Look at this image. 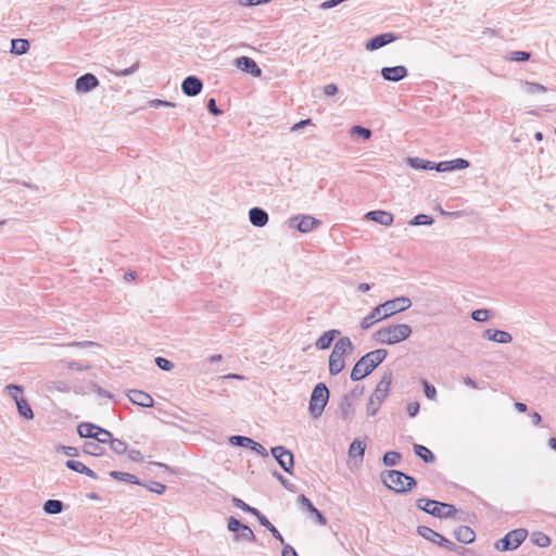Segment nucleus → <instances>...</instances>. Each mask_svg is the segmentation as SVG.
<instances>
[{"label": "nucleus", "mask_w": 556, "mask_h": 556, "mask_svg": "<svg viewBox=\"0 0 556 556\" xmlns=\"http://www.w3.org/2000/svg\"><path fill=\"white\" fill-rule=\"evenodd\" d=\"M388 351L386 349H378L366 353L354 365L350 376L351 379L358 381L365 378L386 359Z\"/></svg>", "instance_id": "f257e3e1"}, {"label": "nucleus", "mask_w": 556, "mask_h": 556, "mask_svg": "<svg viewBox=\"0 0 556 556\" xmlns=\"http://www.w3.org/2000/svg\"><path fill=\"white\" fill-rule=\"evenodd\" d=\"M340 334L339 330L332 329L326 331L323 336H320L316 341V348L318 350L329 349L334 338Z\"/></svg>", "instance_id": "bb28decb"}, {"label": "nucleus", "mask_w": 556, "mask_h": 556, "mask_svg": "<svg viewBox=\"0 0 556 556\" xmlns=\"http://www.w3.org/2000/svg\"><path fill=\"white\" fill-rule=\"evenodd\" d=\"M350 132L352 136H359L365 140H367L371 137V130L369 128H366V127H363L359 125L353 126L350 129Z\"/></svg>", "instance_id": "c03bdc74"}, {"label": "nucleus", "mask_w": 556, "mask_h": 556, "mask_svg": "<svg viewBox=\"0 0 556 556\" xmlns=\"http://www.w3.org/2000/svg\"><path fill=\"white\" fill-rule=\"evenodd\" d=\"M207 110L211 114L215 115V116H218L220 115L223 112L222 110H219L217 108V104H216V100L214 98H211L208 101H207Z\"/></svg>", "instance_id": "680f3d73"}, {"label": "nucleus", "mask_w": 556, "mask_h": 556, "mask_svg": "<svg viewBox=\"0 0 556 556\" xmlns=\"http://www.w3.org/2000/svg\"><path fill=\"white\" fill-rule=\"evenodd\" d=\"M454 536L458 542L469 544L475 541L476 533L468 526H459L458 528L455 529Z\"/></svg>", "instance_id": "393cba45"}, {"label": "nucleus", "mask_w": 556, "mask_h": 556, "mask_svg": "<svg viewBox=\"0 0 556 556\" xmlns=\"http://www.w3.org/2000/svg\"><path fill=\"white\" fill-rule=\"evenodd\" d=\"M109 444L111 450L117 455L126 453L128 448V444L119 439H112Z\"/></svg>", "instance_id": "79ce46f5"}, {"label": "nucleus", "mask_w": 556, "mask_h": 556, "mask_svg": "<svg viewBox=\"0 0 556 556\" xmlns=\"http://www.w3.org/2000/svg\"><path fill=\"white\" fill-rule=\"evenodd\" d=\"M339 410L343 420H351L355 414L354 402L351 396H343L339 403Z\"/></svg>", "instance_id": "b1692460"}, {"label": "nucleus", "mask_w": 556, "mask_h": 556, "mask_svg": "<svg viewBox=\"0 0 556 556\" xmlns=\"http://www.w3.org/2000/svg\"><path fill=\"white\" fill-rule=\"evenodd\" d=\"M407 163L416 169H433V163L427 160H422L419 157H408Z\"/></svg>", "instance_id": "e433bc0d"}, {"label": "nucleus", "mask_w": 556, "mask_h": 556, "mask_svg": "<svg viewBox=\"0 0 556 556\" xmlns=\"http://www.w3.org/2000/svg\"><path fill=\"white\" fill-rule=\"evenodd\" d=\"M270 453L274 456V458L277 460L279 466L287 473H290V475L293 473L294 458H293V454L290 450L286 448L285 446L278 445V446L271 447Z\"/></svg>", "instance_id": "1a4fd4ad"}, {"label": "nucleus", "mask_w": 556, "mask_h": 556, "mask_svg": "<svg viewBox=\"0 0 556 556\" xmlns=\"http://www.w3.org/2000/svg\"><path fill=\"white\" fill-rule=\"evenodd\" d=\"M381 404H382L381 401H379L370 395L368 404H367V409H366L367 415L375 416L378 413Z\"/></svg>", "instance_id": "49530a36"}, {"label": "nucleus", "mask_w": 556, "mask_h": 556, "mask_svg": "<svg viewBox=\"0 0 556 556\" xmlns=\"http://www.w3.org/2000/svg\"><path fill=\"white\" fill-rule=\"evenodd\" d=\"M235 64L238 68L254 77H260L262 75V70L252 58L240 56L236 59Z\"/></svg>", "instance_id": "4468645a"}, {"label": "nucleus", "mask_w": 556, "mask_h": 556, "mask_svg": "<svg viewBox=\"0 0 556 556\" xmlns=\"http://www.w3.org/2000/svg\"><path fill=\"white\" fill-rule=\"evenodd\" d=\"M97 429H98V426H96L91 422H81L77 427V432L80 438H88V439L96 440Z\"/></svg>", "instance_id": "c85d7f7f"}, {"label": "nucleus", "mask_w": 556, "mask_h": 556, "mask_svg": "<svg viewBox=\"0 0 556 556\" xmlns=\"http://www.w3.org/2000/svg\"><path fill=\"white\" fill-rule=\"evenodd\" d=\"M250 223L255 227H264L268 223V214L261 207H252L249 211Z\"/></svg>", "instance_id": "4be33fe9"}, {"label": "nucleus", "mask_w": 556, "mask_h": 556, "mask_svg": "<svg viewBox=\"0 0 556 556\" xmlns=\"http://www.w3.org/2000/svg\"><path fill=\"white\" fill-rule=\"evenodd\" d=\"M452 170L454 169H464L469 167V162L465 159H455L451 161Z\"/></svg>", "instance_id": "13d9d810"}, {"label": "nucleus", "mask_w": 556, "mask_h": 556, "mask_svg": "<svg viewBox=\"0 0 556 556\" xmlns=\"http://www.w3.org/2000/svg\"><path fill=\"white\" fill-rule=\"evenodd\" d=\"M99 86V79L91 73H86L78 77L75 83L77 92H89Z\"/></svg>", "instance_id": "f8f14e48"}, {"label": "nucleus", "mask_w": 556, "mask_h": 556, "mask_svg": "<svg viewBox=\"0 0 556 556\" xmlns=\"http://www.w3.org/2000/svg\"><path fill=\"white\" fill-rule=\"evenodd\" d=\"M298 503L303 507L305 508L309 514H312L316 521L320 525V526H326L327 525V518L323 515L321 511H319L314 505L313 503L311 502V500L308 497H306L304 494H301L299 497H298Z\"/></svg>", "instance_id": "a211bd4d"}, {"label": "nucleus", "mask_w": 556, "mask_h": 556, "mask_svg": "<svg viewBox=\"0 0 556 556\" xmlns=\"http://www.w3.org/2000/svg\"><path fill=\"white\" fill-rule=\"evenodd\" d=\"M527 536L528 532L526 529H515L509 531L503 539L497 540L494 547L500 552L514 551L521 545Z\"/></svg>", "instance_id": "0eeeda50"}, {"label": "nucleus", "mask_w": 556, "mask_h": 556, "mask_svg": "<svg viewBox=\"0 0 556 556\" xmlns=\"http://www.w3.org/2000/svg\"><path fill=\"white\" fill-rule=\"evenodd\" d=\"M5 390L8 391L10 396L14 400L15 403H17V401H20V399H24L23 396L20 395L21 393H23L22 386L11 383L5 387Z\"/></svg>", "instance_id": "a18cd8bd"}, {"label": "nucleus", "mask_w": 556, "mask_h": 556, "mask_svg": "<svg viewBox=\"0 0 556 556\" xmlns=\"http://www.w3.org/2000/svg\"><path fill=\"white\" fill-rule=\"evenodd\" d=\"M408 74V71L403 65L392 66V67H382L381 68V76L383 79L388 81H400L404 79Z\"/></svg>", "instance_id": "2eb2a0df"}, {"label": "nucleus", "mask_w": 556, "mask_h": 556, "mask_svg": "<svg viewBox=\"0 0 556 556\" xmlns=\"http://www.w3.org/2000/svg\"><path fill=\"white\" fill-rule=\"evenodd\" d=\"M366 218L383 226H390L393 223V215L387 211L380 210L368 212Z\"/></svg>", "instance_id": "5701e85b"}, {"label": "nucleus", "mask_w": 556, "mask_h": 556, "mask_svg": "<svg viewBox=\"0 0 556 556\" xmlns=\"http://www.w3.org/2000/svg\"><path fill=\"white\" fill-rule=\"evenodd\" d=\"M66 366L71 370H78V371L88 370L90 368V365H83V364H80L79 362H76V361L67 362Z\"/></svg>", "instance_id": "bf43d9fd"}, {"label": "nucleus", "mask_w": 556, "mask_h": 556, "mask_svg": "<svg viewBox=\"0 0 556 556\" xmlns=\"http://www.w3.org/2000/svg\"><path fill=\"white\" fill-rule=\"evenodd\" d=\"M64 504L60 500H48L43 504V510L48 515H56L63 511Z\"/></svg>", "instance_id": "2f4dec72"}, {"label": "nucleus", "mask_w": 556, "mask_h": 556, "mask_svg": "<svg viewBox=\"0 0 556 556\" xmlns=\"http://www.w3.org/2000/svg\"><path fill=\"white\" fill-rule=\"evenodd\" d=\"M243 527V525L235 517H230L228 519L227 528L229 531L233 532L235 534Z\"/></svg>", "instance_id": "6e6d98bb"}, {"label": "nucleus", "mask_w": 556, "mask_h": 556, "mask_svg": "<svg viewBox=\"0 0 556 556\" xmlns=\"http://www.w3.org/2000/svg\"><path fill=\"white\" fill-rule=\"evenodd\" d=\"M380 306L383 309V315L389 318L408 309L412 306V300L408 296H399L381 303Z\"/></svg>", "instance_id": "6e6552de"}, {"label": "nucleus", "mask_w": 556, "mask_h": 556, "mask_svg": "<svg viewBox=\"0 0 556 556\" xmlns=\"http://www.w3.org/2000/svg\"><path fill=\"white\" fill-rule=\"evenodd\" d=\"M482 337L489 341L502 344H507L513 341V337L509 332L498 329H486L483 331Z\"/></svg>", "instance_id": "aec40b11"}, {"label": "nucleus", "mask_w": 556, "mask_h": 556, "mask_svg": "<svg viewBox=\"0 0 556 556\" xmlns=\"http://www.w3.org/2000/svg\"><path fill=\"white\" fill-rule=\"evenodd\" d=\"M531 542L539 547H546L551 544V539L543 532H533L531 534Z\"/></svg>", "instance_id": "4c0bfd02"}, {"label": "nucleus", "mask_w": 556, "mask_h": 556, "mask_svg": "<svg viewBox=\"0 0 556 556\" xmlns=\"http://www.w3.org/2000/svg\"><path fill=\"white\" fill-rule=\"evenodd\" d=\"M381 479L387 488L396 493H407L417 485L415 478L400 470H386Z\"/></svg>", "instance_id": "7ed1b4c3"}, {"label": "nucleus", "mask_w": 556, "mask_h": 556, "mask_svg": "<svg viewBox=\"0 0 556 556\" xmlns=\"http://www.w3.org/2000/svg\"><path fill=\"white\" fill-rule=\"evenodd\" d=\"M109 475L112 478L119 480V481L142 485L141 481L132 473L113 470V471H110Z\"/></svg>", "instance_id": "473e14b6"}, {"label": "nucleus", "mask_w": 556, "mask_h": 556, "mask_svg": "<svg viewBox=\"0 0 556 556\" xmlns=\"http://www.w3.org/2000/svg\"><path fill=\"white\" fill-rule=\"evenodd\" d=\"M451 161H443L437 164H433V169L437 172H448L452 170Z\"/></svg>", "instance_id": "e2e57ef3"}, {"label": "nucleus", "mask_w": 556, "mask_h": 556, "mask_svg": "<svg viewBox=\"0 0 556 556\" xmlns=\"http://www.w3.org/2000/svg\"><path fill=\"white\" fill-rule=\"evenodd\" d=\"M354 346L349 337L340 338L329 356V372L332 376L340 374L345 367L344 354L351 353Z\"/></svg>", "instance_id": "20e7f679"}, {"label": "nucleus", "mask_w": 556, "mask_h": 556, "mask_svg": "<svg viewBox=\"0 0 556 556\" xmlns=\"http://www.w3.org/2000/svg\"><path fill=\"white\" fill-rule=\"evenodd\" d=\"M15 404H16L17 412H18L20 416H22L23 418H25L27 420H30L34 418L33 409L26 399H20V401H17V403H15Z\"/></svg>", "instance_id": "72a5a7b5"}, {"label": "nucleus", "mask_w": 556, "mask_h": 556, "mask_svg": "<svg viewBox=\"0 0 556 556\" xmlns=\"http://www.w3.org/2000/svg\"><path fill=\"white\" fill-rule=\"evenodd\" d=\"M366 450V441L361 439H354L349 447V457L354 459L355 463L361 464L364 458Z\"/></svg>", "instance_id": "412c9836"}, {"label": "nucleus", "mask_w": 556, "mask_h": 556, "mask_svg": "<svg viewBox=\"0 0 556 556\" xmlns=\"http://www.w3.org/2000/svg\"><path fill=\"white\" fill-rule=\"evenodd\" d=\"M155 364L159 368L165 371H169L174 368V364L169 359L161 356L155 358Z\"/></svg>", "instance_id": "603ef678"}, {"label": "nucleus", "mask_w": 556, "mask_h": 556, "mask_svg": "<svg viewBox=\"0 0 556 556\" xmlns=\"http://www.w3.org/2000/svg\"><path fill=\"white\" fill-rule=\"evenodd\" d=\"M530 59V53L526 51H515L511 53V60L514 61H528Z\"/></svg>", "instance_id": "0e129e2a"}, {"label": "nucleus", "mask_w": 556, "mask_h": 556, "mask_svg": "<svg viewBox=\"0 0 556 556\" xmlns=\"http://www.w3.org/2000/svg\"><path fill=\"white\" fill-rule=\"evenodd\" d=\"M203 88L202 80L197 76H188L182 80L181 90L188 97L198 96Z\"/></svg>", "instance_id": "ddd939ff"}, {"label": "nucleus", "mask_w": 556, "mask_h": 556, "mask_svg": "<svg viewBox=\"0 0 556 556\" xmlns=\"http://www.w3.org/2000/svg\"><path fill=\"white\" fill-rule=\"evenodd\" d=\"M274 477H276L279 482L288 490V491H291V492H294L295 491V486L294 484L290 483L281 473H279L278 471H275L274 472Z\"/></svg>", "instance_id": "4d7b16f0"}, {"label": "nucleus", "mask_w": 556, "mask_h": 556, "mask_svg": "<svg viewBox=\"0 0 556 556\" xmlns=\"http://www.w3.org/2000/svg\"><path fill=\"white\" fill-rule=\"evenodd\" d=\"M471 318L476 321H485L490 318V311L485 308L476 309L471 313Z\"/></svg>", "instance_id": "09e8293b"}, {"label": "nucleus", "mask_w": 556, "mask_h": 556, "mask_svg": "<svg viewBox=\"0 0 556 556\" xmlns=\"http://www.w3.org/2000/svg\"><path fill=\"white\" fill-rule=\"evenodd\" d=\"M320 222L311 215H298L289 220L291 228L298 229L302 233L312 231Z\"/></svg>", "instance_id": "9d476101"}, {"label": "nucleus", "mask_w": 556, "mask_h": 556, "mask_svg": "<svg viewBox=\"0 0 556 556\" xmlns=\"http://www.w3.org/2000/svg\"><path fill=\"white\" fill-rule=\"evenodd\" d=\"M413 329L407 324H394L380 328L374 333V339L387 345H394L407 340Z\"/></svg>", "instance_id": "f03ea898"}, {"label": "nucleus", "mask_w": 556, "mask_h": 556, "mask_svg": "<svg viewBox=\"0 0 556 556\" xmlns=\"http://www.w3.org/2000/svg\"><path fill=\"white\" fill-rule=\"evenodd\" d=\"M396 40V36L393 33H384L372 37L366 43V50L374 51L380 49Z\"/></svg>", "instance_id": "dca6fc26"}, {"label": "nucleus", "mask_w": 556, "mask_h": 556, "mask_svg": "<svg viewBox=\"0 0 556 556\" xmlns=\"http://www.w3.org/2000/svg\"><path fill=\"white\" fill-rule=\"evenodd\" d=\"M422 386H424L425 395L429 400H435V397H437L435 388L432 384H430L427 380H422Z\"/></svg>", "instance_id": "864d4df0"}, {"label": "nucleus", "mask_w": 556, "mask_h": 556, "mask_svg": "<svg viewBox=\"0 0 556 556\" xmlns=\"http://www.w3.org/2000/svg\"><path fill=\"white\" fill-rule=\"evenodd\" d=\"M416 506L420 510L437 518H452L457 513L454 505L429 498H418Z\"/></svg>", "instance_id": "39448f33"}, {"label": "nucleus", "mask_w": 556, "mask_h": 556, "mask_svg": "<svg viewBox=\"0 0 556 556\" xmlns=\"http://www.w3.org/2000/svg\"><path fill=\"white\" fill-rule=\"evenodd\" d=\"M29 41L27 39H12L10 52L16 55H23L29 50Z\"/></svg>", "instance_id": "7c9ffc66"}, {"label": "nucleus", "mask_w": 556, "mask_h": 556, "mask_svg": "<svg viewBox=\"0 0 556 556\" xmlns=\"http://www.w3.org/2000/svg\"><path fill=\"white\" fill-rule=\"evenodd\" d=\"M329 390L324 382H319L314 387L308 404V410L313 418L317 419L321 416L329 401Z\"/></svg>", "instance_id": "423d86ee"}, {"label": "nucleus", "mask_w": 556, "mask_h": 556, "mask_svg": "<svg viewBox=\"0 0 556 556\" xmlns=\"http://www.w3.org/2000/svg\"><path fill=\"white\" fill-rule=\"evenodd\" d=\"M364 393V387L356 386L349 394H345V396H351V400L354 401L356 399H359Z\"/></svg>", "instance_id": "338daca9"}, {"label": "nucleus", "mask_w": 556, "mask_h": 556, "mask_svg": "<svg viewBox=\"0 0 556 556\" xmlns=\"http://www.w3.org/2000/svg\"><path fill=\"white\" fill-rule=\"evenodd\" d=\"M231 502H232V504H233L236 507H238V508H240V509H242L243 511H247V513H249V514H252V515H253V514L255 513V510H256V508H254V507H252V506L248 505L247 503H244V502H243L241 498H239V497H232Z\"/></svg>", "instance_id": "8fccbe9b"}, {"label": "nucleus", "mask_w": 556, "mask_h": 556, "mask_svg": "<svg viewBox=\"0 0 556 556\" xmlns=\"http://www.w3.org/2000/svg\"><path fill=\"white\" fill-rule=\"evenodd\" d=\"M523 90L529 94L544 93L546 91V87L538 83L526 81L523 84Z\"/></svg>", "instance_id": "37998d69"}, {"label": "nucleus", "mask_w": 556, "mask_h": 556, "mask_svg": "<svg viewBox=\"0 0 556 556\" xmlns=\"http://www.w3.org/2000/svg\"><path fill=\"white\" fill-rule=\"evenodd\" d=\"M65 466L68 469L79 472V473H84L91 479H94V480L98 479V475L92 469H90L85 464H83L81 462L68 459L65 462Z\"/></svg>", "instance_id": "a878e982"}, {"label": "nucleus", "mask_w": 556, "mask_h": 556, "mask_svg": "<svg viewBox=\"0 0 556 556\" xmlns=\"http://www.w3.org/2000/svg\"><path fill=\"white\" fill-rule=\"evenodd\" d=\"M415 454L420 457L425 463H433L435 457L433 453L426 446L420 444L414 445Z\"/></svg>", "instance_id": "f704fd0d"}, {"label": "nucleus", "mask_w": 556, "mask_h": 556, "mask_svg": "<svg viewBox=\"0 0 556 556\" xmlns=\"http://www.w3.org/2000/svg\"><path fill=\"white\" fill-rule=\"evenodd\" d=\"M128 399L131 403L141 406V407H152L154 405V400L152 396L141 390H130L128 392Z\"/></svg>", "instance_id": "f3484780"}, {"label": "nucleus", "mask_w": 556, "mask_h": 556, "mask_svg": "<svg viewBox=\"0 0 556 556\" xmlns=\"http://www.w3.org/2000/svg\"><path fill=\"white\" fill-rule=\"evenodd\" d=\"M383 319H387V317L383 315V309L379 304L375 308H372V311L361 320V328L363 330H367L371 326H374L375 324H377Z\"/></svg>", "instance_id": "6ab92c4d"}, {"label": "nucleus", "mask_w": 556, "mask_h": 556, "mask_svg": "<svg viewBox=\"0 0 556 556\" xmlns=\"http://www.w3.org/2000/svg\"><path fill=\"white\" fill-rule=\"evenodd\" d=\"M401 458H402L401 453L395 452V451H390V452L384 453V455L382 457V462H383L384 466L392 467V466L397 465L400 463Z\"/></svg>", "instance_id": "58836bf2"}, {"label": "nucleus", "mask_w": 556, "mask_h": 556, "mask_svg": "<svg viewBox=\"0 0 556 556\" xmlns=\"http://www.w3.org/2000/svg\"><path fill=\"white\" fill-rule=\"evenodd\" d=\"M230 444L235 446L249 447L251 448L252 444H254V440L243 435H232L229 438Z\"/></svg>", "instance_id": "ea45409f"}, {"label": "nucleus", "mask_w": 556, "mask_h": 556, "mask_svg": "<svg viewBox=\"0 0 556 556\" xmlns=\"http://www.w3.org/2000/svg\"><path fill=\"white\" fill-rule=\"evenodd\" d=\"M149 491L163 494L165 492L166 486L160 482L152 481L150 484H143Z\"/></svg>", "instance_id": "5fc2aeb1"}, {"label": "nucleus", "mask_w": 556, "mask_h": 556, "mask_svg": "<svg viewBox=\"0 0 556 556\" xmlns=\"http://www.w3.org/2000/svg\"><path fill=\"white\" fill-rule=\"evenodd\" d=\"M438 545L446 548L447 551H455L457 547L452 541L447 540L443 535L440 538Z\"/></svg>", "instance_id": "69168bd1"}, {"label": "nucleus", "mask_w": 556, "mask_h": 556, "mask_svg": "<svg viewBox=\"0 0 556 556\" xmlns=\"http://www.w3.org/2000/svg\"><path fill=\"white\" fill-rule=\"evenodd\" d=\"M139 67V61L135 62L130 67L124 70L113 71V74L118 77H124L134 74Z\"/></svg>", "instance_id": "3c124183"}, {"label": "nucleus", "mask_w": 556, "mask_h": 556, "mask_svg": "<svg viewBox=\"0 0 556 556\" xmlns=\"http://www.w3.org/2000/svg\"><path fill=\"white\" fill-rule=\"evenodd\" d=\"M97 438L96 440L99 441L101 444L110 443V441L113 439L112 433L98 426L97 429Z\"/></svg>", "instance_id": "de8ad7c7"}, {"label": "nucleus", "mask_w": 556, "mask_h": 556, "mask_svg": "<svg viewBox=\"0 0 556 556\" xmlns=\"http://www.w3.org/2000/svg\"><path fill=\"white\" fill-rule=\"evenodd\" d=\"M434 223L433 217L427 214H418L413 219L409 220L410 226H430Z\"/></svg>", "instance_id": "a19ab883"}, {"label": "nucleus", "mask_w": 556, "mask_h": 556, "mask_svg": "<svg viewBox=\"0 0 556 556\" xmlns=\"http://www.w3.org/2000/svg\"><path fill=\"white\" fill-rule=\"evenodd\" d=\"M417 533L420 536H422L424 539H426L437 545L439 544L440 538L442 536V534H440L439 532H437L433 529L426 527V526H419L417 528Z\"/></svg>", "instance_id": "c756f323"}, {"label": "nucleus", "mask_w": 556, "mask_h": 556, "mask_svg": "<svg viewBox=\"0 0 556 556\" xmlns=\"http://www.w3.org/2000/svg\"><path fill=\"white\" fill-rule=\"evenodd\" d=\"M83 452L91 456H101L104 454V447L99 441H86L83 445Z\"/></svg>", "instance_id": "cd10ccee"}, {"label": "nucleus", "mask_w": 556, "mask_h": 556, "mask_svg": "<svg viewBox=\"0 0 556 556\" xmlns=\"http://www.w3.org/2000/svg\"><path fill=\"white\" fill-rule=\"evenodd\" d=\"M60 450L70 457H76L79 455V451L75 446H60Z\"/></svg>", "instance_id": "774afa93"}, {"label": "nucleus", "mask_w": 556, "mask_h": 556, "mask_svg": "<svg viewBox=\"0 0 556 556\" xmlns=\"http://www.w3.org/2000/svg\"><path fill=\"white\" fill-rule=\"evenodd\" d=\"M392 380H393L392 371L391 370L386 371L382 375L380 381L377 383L376 389L374 390L371 396L383 402L389 395L390 386L392 383Z\"/></svg>", "instance_id": "9b49d317"}, {"label": "nucleus", "mask_w": 556, "mask_h": 556, "mask_svg": "<svg viewBox=\"0 0 556 556\" xmlns=\"http://www.w3.org/2000/svg\"><path fill=\"white\" fill-rule=\"evenodd\" d=\"M233 539L235 541L244 540L249 542H254L256 540V536L249 526L243 525V527L235 534Z\"/></svg>", "instance_id": "c9c22d12"}, {"label": "nucleus", "mask_w": 556, "mask_h": 556, "mask_svg": "<svg viewBox=\"0 0 556 556\" xmlns=\"http://www.w3.org/2000/svg\"><path fill=\"white\" fill-rule=\"evenodd\" d=\"M253 515L257 518L258 522L267 530L270 529L271 526H274L258 509H256Z\"/></svg>", "instance_id": "052dcab7"}]
</instances>
